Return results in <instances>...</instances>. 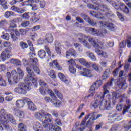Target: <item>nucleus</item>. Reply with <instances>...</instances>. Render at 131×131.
Returning <instances> with one entry per match:
<instances>
[{"label": "nucleus", "mask_w": 131, "mask_h": 131, "mask_svg": "<svg viewBox=\"0 0 131 131\" xmlns=\"http://www.w3.org/2000/svg\"><path fill=\"white\" fill-rule=\"evenodd\" d=\"M35 56V54L33 52L29 53L30 59H29V67H27L26 70L28 75L25 79V83H20L18 87H16L14 89V92L17 94H22L26 95L27 92L31 90V84L32 83H36L37 81L33 76H34V72L36 74H40V70L37 67V62L38 60L36 58H33ZM34 71V72H33Z\"/></svg>", "instance_id": "1"}, {"label": "nucleus", "mask_w": 131, "mask_h": 131, "mask_svg": "<svg viewBox=\"0 0 131 131\" xmlns=\"http://www.w3.org/2000/svg\"><path fill=\"white\" fill-rule=\"evenodd\" d=\"M113 83H116L119 89L125 90L127 88V83H122L121 81L112 79L110 82L103 86L104 93H99L96 95L95 101L93 104L94 108H98L99 107L100 110H111L112 107L111 106V95L108 94L105 97V95L109 94V90L113 86Z\"/></svg>", "instance_id": "2"}, {"label": "nucleus", "mask_w": 131, "mask_h": 131, "mask_svg": "<svg viewBox=\"0 0 131 131\" xmlns=\"http://www.w3.org/2000/svg\"><path fill=\"white\" fill-rule=\"evenodd\" d=\"M35 117L38 120L42 122V126L46 129L50 131H62L61 127L54 125V124H50L49 122H53V116L49 113L41 110L38 113H35Z\"/></svg>", "instance_id": "3"}, {"label": "nucleus", "mask_w": 131, "mask_h": 131, "mask_svg": "<svg viewBox=\"0 0 131 131\" xmlns=\"http://www.w3.org/2000/svg\"><path fill=\"white\" fill-rule=\"evenodd\" d=\"M77 37L79 39V41L81 42L83 46H84L85 48H87V49H91V48H92V45L94 48H97V49H98V47H100V46H101V45L102 43H97L95 40V38H94L93 37L86 36L83 34H78ZM86 40H88L89 42H88ZM89 42H90L91 44H89Z\"/></svg>", "instance_id": "4"}, {"label": "nucleus", "mask_w": 131, "mask_h": 131, "mask_svg": "<svg viewBox=\"0 0 131 131\" xmlns=\"http://www.w3.org/2000/svg\"><path fill=\"white\" fill-rule=\"evenodd\" d=\"M83 2L85 3V4H88L89 3V0H83ZM92 3L93 4H95V5H97L98 6H95L94 5H91V4H88L87 7L88 8H90V9H94L95 10H101V11H103V12H104L105 15L106 16H109L110 15L111 11L109 10V8H107V6H104V5H99V3H100V1H98L97 0H92Z\"/></svg>", "instance_id": "5"}, {"label": "nucleus", "mask_w": 131, "mask_h": 131, "mask_svg": "<svg viewBox=\"0 0 131 131\" xmlns=\"http://www.w3.org/2000/svg\"><path fill=\"white\" fill-rule=\"evenodd\" d=\"M17 72L18 74V77ZM11 74L13 76V81L15 83H17L20 79H23V77H24V72H23V70L20 68H17V71H16V70L12 71Z\"/></svg>", "instance_id": "6"}, {"label": "nucleus", "mask_w": 131, "mask_h": 131, "mask_svg": "<svg viewBox=\"0 0 131 131\" xmlns=\"http://www.w3.org/2000/svg\"><path fill=\"white\" fill-rule=\"evenodd\" d=\"M112 5L116 10H121L123 12H124V13H125V14H128V13H129V9L128 8H127L126 6H125L124 4L122 3H119L118 4L115 2H114L112 4Z\"/></svg>", "instance_id": "7"}, {"label": "nucleus", "mask_w": 131, "mask_h": 131, "mask_svg": "<svg viewBox=\"0 0 131 131\" xmlns=\"http://www.w3.org/2000/svg\"><path fill=\"white\" fill-rule=\"evenodd\" d=\"M90 116H91V118H90ZM89 118L93 122L95 121V120H97V118L96 116H95V115H94V113L89 114L88 115L86 116L84 119L82 121L81 123V127L79 129L80 131H82L85 129V126H82V125H85V122H86V120H88Z\"/></svg>", "instance_id": "8"}, {"label": "nucleus", "mask_w": 131, "mask_h": 131, "mask_svg": "<svg viewBox=\"0 0 131 131\" xmlns=\"http://www.w3.org/2000/svg\"><path fill=\"white\" fill-rule=\"evenodd\" d=\"M121 116V114L118 113L117 112H113L109 114L108 119L112 121L111 122L119 121V120H121V119H122V117Z\"/></svg>", "instance_id": "9"}, {"label": "nucleus", "mask_w": 131, "mask_h": 131, "mask_svg": "<svg viewBox=\"0 0 131 131\" xmlns=\"http://www.w3.org/2000/svg\"><path fill=\"white\" fill-rule=\"evenodd\" d=\"M49 93L53 100L55 101V102H54V101H51V103L53 104V106L56 107V108H59V107L62 105V102L58 99V98H57V96H56L55 93H54L52 90H49Z\"/></svg>", "instance_id": "10"}, {"label": "nucleus", "mask_w": 131, "mask_h": 131, "mask_svg": "<svg viewBox=\"0 0 131 131\" xmlns=\"http://www.w3.org/2000/svg\"><path fill=\"white\" fill-rule=\"evenodd\" d=\"M103 27H100V29L99 30L92 28L91 29V32L90 33L92 35L95 36H104V34L107 33V30L105 29H102Z\"/></svg>", "instance_id": "11"}, {"label": "nucleus", "mask_w": 131, "mask_h": 131, "mask_svg": "<svg viewBox=\"0 0 131 131\" xmlns=\"http://www.w3.org/2000/svg\"><path fill=\"white\" fill-rule=\"evenodd\" d=\"M105 45L106 44L105 43H102L101 46H99L98 48L95 49V53H96L97 55H99V56H102L103 58H107V57H108V54H107V53L100 50V49L101 50L106 49V47L105 46Z\"/></svg>", "instance_id": "12"}, {"label": "nucleus", "mask_w": 131, "mask_h": 131, "mask_svg": "<svg viewBox=\"0 0 131 131\" xmlns=\"http://www.w3.org/2000/svg\"><path fill=\"white\" fill-rule=\"evenodd\" d=\"M99 24L100 25V27H102V28L107 27V29L111 30V31H113L116 27L115 25L113 23H109L105 21H99Z\"/></svg>", "instance_id": "13"}, {"label": "nucleus", "mask_w": 131, "mask_h": 131, "mask_svg": "<svg viewBox=\"0 0 131 131\" xmlns=\"http://www.w3.org/2000/svg\"><path fill=\"white\" fill-rule=\"evenodd\" d=\"M58 78L61 80V81H62L64 84H66L67 86L70 85L71 84V80L70 79L67 78L66 76H65V75L63 73L59 72L58 73Z\"/></svg>", "instance_id": "14"}, {"label": "nucleus", "mask_w": 131, "mask_h": 131, "mask_svg": "<svg viewBox=\"0 0 131 131\" xmlns=\"http://www.w3.org/2000/svg\"><path fill=\"white\" fill-rule=\"evenodd\" d=\"M8 122H11V123H12L13 124H16V120L14 116L11 114H6L5 119H4L3 122L1 123H8Z\"/></svg>", "instance_id": "15"}, {"label": "nucleus", "mask_w": 131, "mask_h": 131, "mask_svg": "<svg viewBox=\"0 0 131 131\" xmlns=\"http://www.w3.org/2000/svg\"><path fill=\"white\" fill-rule=\"evenodd\" d=\"M12 56V53H11V50L7 49L4 50L1 54V59L2 61H6V59H9Z\"/></svg>", "instance_id": "16"}, {"label": "nucleus", "mask_w": 131, "mask_h": 131, "mask_svg": "<svg viewBox=\"0 0 131 131\" xmlns=\"http://www.w3.org/2000/svg\"><path fill=\"white\" fill-rule=\"evenodd\" d=\"M79 74L82 76H85L86 77H93V74L92 71L89 69H84L83 71L79 72Z\"/></svg>", "instance_id": "17"}, {"label": "nucleus", "mask_w": 131, "mask_h": 131, "mask_svg": "<svg viewBox=\"0 0 131 131\" xmlns=\"http://www.w3.org/2000/svg\"><path fill=\"white\" fill-rule=\"evenodd\" d=\"M82 18H83V19H84L86 22H88V23L92 26H96V25L97 24L96 21L90 18L88 15L83 14L82 15Z\"/></svg>", "instance_id": "18"}, {"label": "nucleus", "mask_w": 131, "mask_h": 131, "mask_svg": "<svg viewBox=\"0 0 131 131\" xmlns=\"http://www.w3.org/2000/svg\"><path fill=\"white\" fill-rule=\"evenodd\" d=\"M25 101L28 104V109L31 110V111H35L36 110V106L34 105V103L32 102L29 98H26Z\"/></svg>", "instance_id": "19"}, {"label": "nucleus", "mask_w": 131, "mask_h": 131, "mask_svg": "<svg viewBox=\"0 0 131 131\" xmlns=\"http://www.w3.org/2000/svg\"><path fill=\"white\" fill-rule=\"evenodd\" d=\"M34 131H44L43 127L39 122H36L33 125Z\"/></svg>", "instance_id": "20"}, {"label": "nucleus", "mask_w": 131, "mask_h": 131, "mask_svg": "<svg viewBox=\"0 0 131 131\" xmlns=\"http://www.w3.org/2000/svg\"><path fill=\"white\" fill-rule=\"evenodd\" d=\"M7 114H9L5 110V109H1L0 111V123H3L5 119H6Z\"/></svg>", "instance_id": "21"}, {"label": "nucleus", "mask_w": 131, "mask_h": 131, "mask_svg": "<svg viewBox=\"0 0 131 131\" xmlns=\"http://www.w3.org/2000/svg\"><path fill=\"white\" fill-rule=\"evenodd\" d=\"M14 114L15 116H17V117H19V118H24V116H25L24 112L17 108L14 110Z\"/></svg>", "instance_id": "22"}, {"label": "nucleus", "mask_w": 131, "mask_h": 131, "mask_svg": "<svg viewBox=\"0 0 131 131\" xmlns=\"http://www.w3.org/2000/svg\"><path fill=\"white\" fill-rule=\"evenodd\" d=\"M113 98H115V99H118L119 98L121 97V100L120 101V103L123 101V100H126V95L125 94H123L122 95H120V94L117 93V92H113Z\"/></svg>", "instance_id": "23"}, {"label": "nucleus", "mask_w": 131, "mask_h": 131, "mask_svg": "<svg viewBox=\"0 0 131 131\" xmlns=\"http://www.w3.org/2000/svg\"><path fill=\"white\" fill-rule=\"evenodd\" d=\"M45 40L49 43H52L54 41V36L51 33H47L45 35Z\"/></svg>", "instance_id": "24"}, {"label": "nucleus", "mask_w": 131, "mask_h": 131, "mask_svg": "<svg viewBox=\"0 0 131 131\" xmlns=\"http://www.w3.org/2000/svg\"><path fill=\"white\" fill-rule=\"evenodd\" d=\"M55 51L56 53L58 55H61V53H62V45H61V43L58 41H55Z\"/></svg>", "instance_id": "25"}, {"label": "nucleus", "mask_w": 131, "mask_h": 131, "mask_svg": "<svg viewBox=\"0 0 131 131\" xmlns=\"http://www.w3.org/2000/svg\"><path fill=\"white\" fill-rule=\"evenodd\" d=\"M79 61L80 64L85 66V67H87V68H91V63L90 62H86V60L84 59L83 58H81L77 59Z\"/></svg>", "instance_id": "26"}, {"label": "nucleus", "mask_w": 131, "mask_h": 131, "mask_svg": "<svg viewBox=\"0 0 131 131\" xmlns=\"http://www.w3.org/2000/svg\"><path fill=\"white\" fill-rule=\"evenodd\" d=\"M71 56H74V57L76 56V51L74 50V49H71L66 52V58H68V57H71Z\"/></svg>", "instance_id": "27"}, {"label": "nucleus", "mask_w": 131, "mask_h": 131, "mask_svg": "<svg viewBox=\"0 0 131 131\" xmlns=\"http://www.w3.org/2000/svg\"><path fill=\"white\" fill-rule=\"evenodd\" d=\"M34 4V0H28L21 3H19V7H23V6H30L32 7V5Z\"/></svg>", "instance_id": "28"}, {"label": "nucleus", "mask_w": 131, "mask_h": 131, "mask_svg": "<svg viewBox=\"0 0 131 131\" xmlns=\"http://www.w3.org/2000/svg\"><path fill=\"white\" fill-rule=\"evenodd\" d=\"M126 105H125L123 108V115L125 114V113L127 112L128 111V110L129 108H130L131 106V101L129 100H127L126 101Z\"/></svg>", "instance_id": "29"}, {"label": "nucleus", "mask_w": 131, "mask_h": 131, "mask_svg": "<svg viewBox=\"0 0 131 131\" xmlns=\"http://www.w3.org/2000/svg\"><path fill=\"white\" fill-rule=\"evenodd\" d=\"M90 14L93 17H95V18H97L98 19H105L104 17H102V15L103 14L100 13H97L95 11H90Z\"/></svg>", "instance_id": "30"}, {"label": "nucleus", "mask_w": 131, "mask_h": 131, "mask_svg": "<svg viewBox=\"0 0 131 131\" xmlns=\"http://www.w3.org/2000/svg\"><path fill=\"white\" fill-rule=\"evenodd\" d=\"M25 99L24 100H18L16 101V106L18 108H23L24 105L25 104Z\"/></svg>", "instance_id": "31"}, {"label": "nucleus", "mask_w": 131, "mask_h": 131, "mask_svg": "<svg viewBox=\"0 0 131 131\" xmlns=\"http://www.w3.org/2000/svg\"><path fill=\"white\" fill-rule=\"evenodd\" d=\"M30 15L31 17V20L33 21V22H37V21L39 20V18L37 17V15H36V13L32 12L30 13Z\"/></svg>", "instance_id": "32"}, {"label": "nucleus", "mask_w": 131, "mask_h": 131, "mask_svg": "<svg viewBox=\"0 0 131 131\" xmlns=\"http://www.w3.org/2000/svg\"><path fill=\"white\" fill-rule=\"evenodd\" d=\"M37 55L40 59H45L47 56V53L43 50H40L38 51Z\"/></svg>", "instance_id": "33"}, {"label": "nucleus", "mask_w": 131, "mask_h": 131, "mask_svg": "<svg viewBox=\"0 0 131 131\" xmlns=\"http://www.w3.org/2000/svg\"><path fill=\"white\" fill-rule=\"evenodd\" d=\"M92 68L94 69V70L97 71V72H102L103 71V68L100 67L99 64H97L96 63H94L92 65Z\"/></svg>", "instance_id": "34"}, {"label": "nucleus", "mask_w": 131, "mask_h": 131, "mask_svg": "<svg viewBox=\"0 0 131 131\" xmlns=\"http://www.w3.org/2000/svg\"><path fill=\"white\" fill-rule=\"evenodd\" d=\"M49 65L50 67H53V66L54 65L56 68H57L58 70H61L62 69V67H61L58 62H57V60H54L53 62H50Z\"/></svg>", "instance_id": "35"}, {"label": "nucleus", "mask_w": 131, "mask_h": 131, "mask_svg": "<svg viewBox=\"0 0 131 131\" xmlns=\"http://www.w3.org/2000/svg\"><path fill=\"white\" fill-rule=\"evenodd\" d=\"M17 27V25L14 23V20L11 21V23L10 24V26L8 28L9 32H13L14 31V28H16Z\"/></svg>", "instance_id": "36"}, {"label": "nucleus", "mask_w": 131, "mask_h": 131, "mask_svg": "<svg viewBox=\"0 0 131 131\" xmlns=\"http://www.w3.org/2000/svg\"><path fill=\"white\" fill-rule=\"evenodd\" d=\"M10 62L12 64H14L16 66H21V64H22L21 61H20L19 59L14 58H12L10 60Z\"/></svg>", "instance_id": "37"}, {"label": "nucleus", "mask_w": 131, "mask_h": 131, "mask_svg": "<svg viewBox=\"0 0 131 131\" xmlns=\"http://www.w3.org/2000/svg\"><path fill=\"white\" fill-rule=\"evenodd\" d=\"M98 88V87L97 86V85L96 84V83H94V84L91 85L90 90V93H92V92H93V93L90 94V96H94V95H95L94 91H96V90H97Z\"/></svg>", "instance_id": "38"}, {"label": "nucleus", "mask_w": 131, "mask_h": 131, "mask_svg": "<svg viewBox=\"0 0 131 131\" xmlns=\"http://www.w3.org/2000/svg\"><path fill=\"white\" fill-rule=\"evenodd\" d=\"M87 56L92 60V61H96L97 60V58H96V56L94 55V53L88 51L86 52Z\"/></svg>", "instance_id": "39"}, {"label": "nucleus", "mask_w": 131, "mask_h": 131, "mask_svg": "<svg viewBox=\"0 0 131 131\" xmlns=\"http://www.w3.org/2000/svg\"><path fill=\"white\" fill-rule=\"evenodd\" d=\"M18 130L19 131H27L26 125L21 123L18 124Z\"/></svg>", "instance_id": "40"}, {"label": "nucleus", "mask_w": 131, "mask_h": 131, "mask_svg": "<svg viewBox=\"0 0 131 131\" xmlns=\"http://www.w3.org/2000/svg\"><path fill=\"white\" fill-rule=\"evenodd\" d=\"M49 91H51V90L48 89V88H45V87H40V89H39V92L40 94H41V95H45L46 91H47L48 94H50L49 93Z\"/></svg>", "instance_id": "41"}, {"label": "nucleus", "mask_w": 131, "mask_h": 131, "mask_svg": "<svg viewBox=\"0 0 131 131\" xmlns=\"http://www.w3.org/2000/svg\"><path fill=\"white\" fill-rule=\"evenodd\" d=\"M0 86H7V82L3 78L2 75H0Z\"/></svg>", "instance_id": "42"}, {"label": "nucleus", "mask_w": 131, "mask_h": 131, "mask_svg": "<svg viewBox=\"0 0 131 131\" xmlns=\"http://www.w3.org/2000/svg\"><path fill=\"white\" fill-rule=\"evenodd\" d=\"M54 92L55 95H56L57 97H58V98L59 99H60V100H63V95H62L60 93V92L59 91H58V90L54 89Z\"/></svg>", "instance_id": "43"}, {"label": "nucleus", "mask_w": 131, "mask_h": 131, "mask_svg": "<svg viewBox=\"0 0 131 131\" xmlns=\"http://www.w3.org/2000/svg\"><path fill=\"white\" fill-rule=\"evenodd\" d=\"M74 46L75 49H76L77 51H78V52H82L83 51L82 47L79 43H74Z\"/></svg>", "instance_id": "44"}, {"label": "nucleus", "mask_w": 131, "mask_h": 131, "mask_svg": "<svg viewBox=\"0 0 131 131\" xmlns=\"http://www.w3.org/2000/svg\"><path fill=\"white\" fill-rule=\"evenodd\" d=\"M39 84L40 85V88H46V89H48V85H47V83L42 80L39 81Z\"/></svg>", "instance_id": "45"}, {"label": "nucleus", "mask_w": 131, "mask_h": 131, "mask_svg": "<svg viewBox=\"0 0 131 131\" xmlns=\"http://www.w3.org/2000/svg\"><path fill=\"white\" fill-rule=\"evenodd\" d=\"M1 124H2L5 128V129L7 131H12L13 129H12V127L10 126L9 124H7V123H0Z\"/></svg>", "instance_id": "46"}, {"label": "nucleus", "mask_w": 131, "mask_h": 131, "mask_svg": "<svg viewBox=\"0 0 131 131\" xmlns=\"http://www.w3.org/2000/svg\"><path fill=\"white\" fill-rule=\"evenodd\" d=\"M0 4L5 10L8 9V6H7V1L6 0H0Z\"/></svg>", "instance_id": "47"}, {"label": "nucleus", "mask_w": 131, "mask_h": 131, "mask_svg": "<svg viewBox=\"0 0 131 131\" xmlns=\"http://www.w3.org/2000/svg\"><path fill=\"white\" fill-rule=\"evenodd\" d=\"M2 38L6 39V40H9L10 39V35L8 33H5L3 32V35L1 36Z\"/></svg>", "instance_id": "48"}, {"label": "nucleus", "mask_w": 131, "mask_h": 131, "mask_svg": "<svg viewBox=\"0 0 131 131\" xmlns=\"http://www.w3.org/2000/svg\"><path fill=\"white\" fill-rule=\"evenodd\" d=\"M48 75H49V76H50L51 78H56V73L53 70L50 71L48 73Z\"/></svg>", "instance_id": "49"}, {"label": "nucleus", "mask_w": 131, "mask_h": 131, "mask_svg": "<svg viewBox=\"0 0 131 131\" xmlns=\"http://www.w3.org/2000/svg\"><path fill=\"white\" fill-rule=\"evenodd\" d=\"M19 47H21V49H27L28 48V45L27 43L21 41L19 42Z\"/></svg>", "instance_id": "50"}, {"label": "nucleus", "mask_w": 131, "mask_h": 131, "mask_svg": "<svg viewBox=\"0 0 131 131\" xmlns=\"http://www.w3.org/2000/svg\"><path fill=\"white\" fill-rule=\"evenodd\" d=\"M93 124H94V122L92 121L91 119H89L86 123V126H87V127L91 128L92 127V125H93Z\"/></svg>", "instance_id": "51"}, {"label": "nucleus", "mask_w": 131, "mask_h": 131, "mask_svg": "<svg viewBox=\"0 0 131 131\" xmlns=\"http://www.w3.org/2000/svg\"><path fill=\"white\" fill-rule=\"evenodd\" d=\"M110 75V71H109V70H106L103 74V77L104 79H106V78H107V77H109Z\"/></svg>", "instance_id": "52"}, {"label": "nucleus", "mask_w": 131, "mask_h": 131, "mask_svg": "<svg viewBox=\"0 0 131 131\" xmlns=\"http://www.w3.org/2000/svg\"><path fill=\"white\" fill-rule=\"evenodd\" d=\"M13 12L12 11H7L5 13V17L6 18H9L11 17V16H13Z\"/></svg>", "instance_id": "53"}, {"label": "nucleus", "mask_w": 131, "mask_h": 131, "mask_svg": "<svg viewBox=\"0 0 131 131\" xmlns=\"http://www.w3.org/2000/svg\"><path fill=\"white\" fill-rule=\"evenodd\" d=\"M100 64L102 67H107L108 66V61L107 60H103L102 61L100 62Z\"/></svg>", "instance_id": "54"}, {"label": "nucleus", "mask_w": 131, "mask_h": 131, "mask_svg": "<svg viewBox=\"0 0 131 131\" xmlns=\"http://www.w3.org/2000/svg\"><path fill=\"white\" fill-rule=\"evenodd\" d=\"M23 18L25 19V20H28L29 18H30V15H29V13L25 12L23 15Z\"/></svg>", "instance_id": "55"}, {"label": "nucleus", "mask_w": 131, "mask_h": 131, "mask_svg": "<svg viewBox=\"0 0 131 131\" xmlns=\"http://www.w3.org/2000/svg\"><path fill=\"white\" fill-rule=\"evenodd\" d=\"M103 123H99L98 124H96L95 126V130H99L100 128L103 127Z\"/></svg>", "instance_id": "56"}, {"label": "nucleus", "mask_w": 131, "mask_h": 131, "mask_svg": "<svg viewBox=\"0 0 131 131\" xmlns=\"http://www.w3.org/2000/svg\"><path fill=\"white\" fill-rule=\"evenodd\" d=\"M30 37L32 40H34L36 37H37V33H33L30 34Z\"/></svg>", "instance_id": "57"}, {"label": "nucleus", "mask_w": 131, "mask_h": 131, "mask_svg": "<svg viewBox=\"0 0 131 131\" xmlns=\"http://www.w3.org/2000/svg\"><path fill=\"white\" fill-rule=\"evenodd\" d=\"M69 70L70 72H71L73 74H74V73H76V69H75V68H74V67H69Z\"/></svg>", "instance_id": "58"}, {"label": "nucleus", "mask_w": 131, "mask_h": 131, "mask_svg": "<svg viewBox=\"0 0 131 131\" xmlns=\"http://www.w3.org/2000/svg\"><path fill=\"white\" fill-rule=\"evenodd\" d=\"M117 14L118 17H119V18L121 21H122V22L124 20V18H123V15L121 13H120L119 12H117Z\"/></svg>", "instance_id": "59"}, {"label": "nucleus", "mask_w": 131, "mask_h": 131, "mask_svg": "<svg viewBox=\"0 0 131 131\" xmlns=\"http://www.w3.org/2000/svg\"><path fill=\"white\" fill-rule=\"evenodd\" d=\"M30 23L29 21L25 20L21 23L22 27H27L29 25Z\"/></svg>", "instance_id": "60"}, {"label": "nucleus", "mask_w": 131, "mask_h": 131, "mask_svg": "<svg viewBox=\"0 0 131 131\" xmlns=\"http://www.w3.org/2000/svg\"><path fill=\"white\" fill-rule=\"evenodd\" d=\"M8 24V23L6 20H2L0 21V27H4V26H6Z\"/></svg>", "instance_id": "61"}, {"label": "nucleus", "mask_w": 131, "mask_h": 131, "mask_svg": "<svg viewBox=\"0 0 131 131\" xmlns=\"http://www.w3.org/2000/svg\"><path fill=\"white\" fill-rule=\"evenodd\" d=\"M95 84L97 85L98 88H99V86H101L102 84H103V82L102 80H97L95 82Z\"/></svg>", "instance_id": "62"}, {"label": "nucleus", "mask_w": 131, "mask_h": 131, "mask_svg": "<svg viewBox=\"0 0 131 131\" xmlns=\"http://www.w3.org/2000/svg\"><path fill=\"white\" fill-rule=\"evenodd\" d=\"M123 106L121 103H119L117 105L116 109L118 111H121L122 110Z\"/></svg>", "instance_id": "63"}, {"label": "nucleus", "mask_w": 131, "mask_h": 131, "mask_svg": "<svg viewBox=\"0 0 131 131\" xmlns=\"http://www.w3.org/2000/svg\"><path fill=\"white\" fill-rule=\"evenodd\" d=\"M39 29H40V25H37L32 28V31H37V30H38Z\"/></svg>", "instance_id": "64"}]
</instances>
